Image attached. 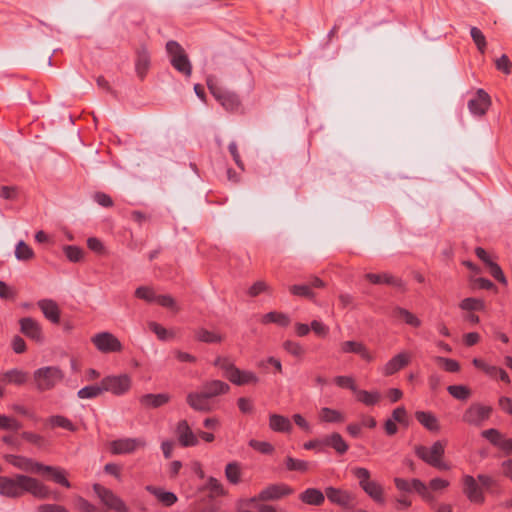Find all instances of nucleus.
Wrapping results in <instances>:
<instances>
[{
  "instance_id": "1",
  "label": "nucleus",
  "mask_w": 512,
  "mask_h": 512,
  "mask_svg": "<svg viewBox=\"0 0 512 512\" xmlns=\"http://www.w3.org/2000/svg\"><path fill=\"white\" fill-rule=\"evenodd\" d=\"M26 493L39 499H47L50 497L51 491L48 486L30 476L23 474H16L13 477L0 476L1 496L20 498Z\"/></svg>"
},
{
  "instance_id": "2",
  "label": "nucleus",
  "mask_w": 512,
  "mask_h": 512,
  "mask_svg": "<svg viewBox=\"0 0 512 512\" xmlns=\"http://www.w3.org/2000/svg\"><path fill=\"white\" fill-rule=\"evenodd\" d=\"M446 442L438 440L430 447L416 445L414 447L415 455L424 463L438 470H449L450 465L444 461Z\"/></svg>"
},
{
  "instance_id": "3",
  "label": "nucleus",
  "mask_w": 512,
  "mask_h": 512,
  "mask_svg": "<svg viewBox=\"0 0 512 512\" xmlns=\"http://www.w3.org/2000/svg\"><path fill=\"white\" fill-rule=\"evenodd\" d=\"M353 476L358 480L360 488L377 504L385 503L384 489L376 481L371 480V473L367 468L354 467L351 470Z\"/></svg>"
},
{
  "instance_id": "4",
  "label": "nucleus",
  "mask_w": 512,
  "mask_h": 512,
  "mask_svg": "<svg viewBox=\"0 0 512 512\" xmlns=\"http://www.w3.org/2000/svg\"><path fill=\"white\" fill-rule=\"evenodd\" d=\"M33 379L37 390L44 392L59 384L64 379V372L58 366H45L34 371Z\"/></svg>"
},
{
  "instance_id": "5",
  "label": "nucleus",
  "mask_w": 512,
  "mask_h": 512,
  "mask_svg": "<svg viewBox=\"0 0 512 512\" xmlns=\"http://www.w3.org/2000/svg\"><path fill=\"white\" fill-rule=\"evenodd\" d=\"M166 50L170 56L171 65L178 72L185 76H190L192 73V66L182 46L176 41H168L166 44Z\"/></svg>"
},
{
  "instance_id": "6",
  "label": "nucleus",
  "mask_w": 512,
  "mask_h": 512,
  "mask_svg": "<svg viewBox=\"0 0 512 512\" xmlns=\"http://www.w3.org/2000/svg\"><path fill=\"white\" fill-rule=\"evenodd\" d=\"M207 85L210 90V93L215 97V99L221 104V106L225 110L230 112L238 111L241 102L237 94L219 87L218 85L214 84L210 79L207 81Z\"/></svg>"
},
{
  "instance_id": "7",
  "label": "nucleus",
  "mask_w": 512,
  "mask_h": 512,
  "mask_svg": "<svg viewBox=\"0 0 512 512\" xmlns=\"http://www.w3.org/2000/svg\"><path fill=\"white\" fill-rule=\"evenodd\" d=\"M103 392L121 396L126 394L132 386V379L128 374L110 375L101 380Z\"/></svg>"
},
{
  "instance_id": "8",
  "label": "nucleus",
  "mask_w": 512,
  "mask_h": 512,
  "mask_svg": "<svg viewBox=\"0 0 512 512\" xmlns=\"http://www.w3.org/2000/svg\"><path fill=\"white\" fill-rule=\"evenodd\" d=\"M93 491L107 509L115 512H129L125 502L112 490L102 486L101 484L95 483L93 485Z\"/></svg>"
},
{
  "instance_id": "9",
  "label": "nucleus",
  "mask_w": 512,
  "mask_h": 512,
  "mask_svg": "<svg viewBox=\"0 0 512 512\" xmlns=\"http://www.w3.org/2000/svg\"><path fill=\"white\" fill-rule=\"evenodd\" d=\"M492 408L480 403L471 404L463 413L462 421L469 425L480 427L491 416Z\"/></svg>"
},
{
  "instance_id": "10",
  "label": "nucleus",
  "mask_w": 512,
  "mask_h": 512,
  "mask_svg": "<svg viewBox=\"0 0 512 512\" xmlns=\"http://www.w3.org/2000/svg\"><path fill=\"white\" fill-rule=\"evenodd\" d=\"M91 342L101 353L121 352L123 346L119 339L110 332H100L91 338Z\"/></svg>"
},
{
  "instance_id": "11",
  "label": "nucleus",
  "mask_w": 512,
  "mask_h": 512,
  "mask_svg": "<svg viewBox=\"0 0 512 512\" xmlns=\"http://www.w3.org/2000/svg\"><path fill=\"white\" fill-rule=\"evenodd\" d=\"M293 493L294 489L285 483L271 484L262 489L257 496L251 499V501H276Z\"/></svg>"
},
{
  "instance_id": "12",
  "label": "nucleus",
  "mask_w": 512,
  "mask_h": 512,
  "mask_svg": "<svg viewBox=\"0 0 512 512\" xmlns=\"http://www.w3.org/2000/svg\"><path fill=\"white\" fill-rule=\"evenodd\" d=\"M325 496L332 504L346 509L353 508V503L356 498L353 493L332 486L325 489Z\"/></svg>"
},
{
  "instance_id": "13",
  "label": "nucleus",
  "mask_w": 512,
  "mask_h": 512,
  "mask_svg": "<svg viewBox=\"0 0 512 512\" xmlns=\"http://www.w3.org/2000/svg\"><path fill=\"white\" fill-rule=\"evenodd\" d=\"M145 445L146 442L142 438H121L110 443V450L115 455L130 454Z\"/></svg>"
},
{
  "instance_id": "14",
  "label": "nucleus",
  "mask_w": 512,
  "mask_h": 512,
  "mask_svg": "<svg viewBox=\"0 0 512 512\" xmlns=\"http://www.w3.org/2000/svg\"><path fill=\"white\" fill-rule=\"evenodd\" d=\"M463 493L468 500L474 504H483L485 496L482 487L471 475H464L462 478Z\"/></svg>"
},
{
  "instance_id": "15",
  "label": "nucleus",
  "mask_w": 512,
  "mask_h": 512,
  "mask_svg": "<svg viewBox=\"0 0 512 512\" xmlns=\"http://www.w3.org/2000/svg\"><path fill=\"white\" fill-rule=\"evenodd\" d=\"M5 460L17 469L24 472L39 474L41 473L42 463L20 455L8 454L5 456Z\"/></svg>"
},
{
  "instance_id": "16",
  "label": "nucleus",
  "mask_w": 512,
  "mask_h": 512,
  "mask_svg": "<svg viewBox=\"0 0 512 512\" xmlns=\"http://www.w3.org/2000/svg\"><path fill=\"white\" fill-rule=\"evenodd\" d=\"M491 105L489 94L483 89H478L473 98L468 101V109L474 116H483Z\"/></svg>"
},
{
  "instance_id": "17",
  "label": "nucleus",
  "mask_w": 512,
  "mask_h": 512,
  "mask_svg": "<svg viewBox=\"0 0 512 512\" xmlns=\"http://www.w3.org/2000/svg\"><path fill=\"white\" fill-rule=\"evenodd\" d=\"M20 331L31 340L42 343L44 340L42 328L38 321L31 317H25L20 319Z\"/></svg>"
},
{
  "instance_id": "18",
  "label": "nucleus",
  "mask_w": 512,
  "mask_h": 512,
  "mask_svg": "<svg viewBox=\"0 0 512 512\" xmlns=\"http://www.w3.org/2000/svg\"><path fill=\"white\" fill-rule=\"evenodd\" d=\"M178 442L182 447L196 446L199 441L186 420H180L176 426Z\"/></svg>"
},
{
  "instance_id": "19",
  "label": "nucleus",
  "mask_w": 512,
  "mask_h": 512,
  "mask_svg": "<svg viewBox=\"0 0 512 512\" xmlns=\"http://www.w3.org/2000/svg\"><path fill=\"white\" fill-rule=\"evenodd\" d=\"M209 398L202 392H190L187 394L186 401L188 405L195 411L209 412L212 406Z\"/></svg>"
},
{
  "instance_id": "20",
  "label": "nucleus",
  "mask_w": 512,
  "mask_h": 512,
  "mask_svg": "<svg viewBox=\"0 0 512 512\" xmlns=\"http://www.w3.org/2000/svg\"><path fill=\"white\" fill-rule=\"evenodd\" d=\"M201 391L209 399H211L220 395L227 394L230 391V386L221 380H209L202 384Z\"/></svg>"
},
{
  "instance_id": "21",
  "label": "nucleus",
  "mask_w": 512,
  "mask_h": 512,
  "mask_svg": "<svg viewBox=\"0 0 512 512\" xmlns=\"http://www.w3.org/2000/svg\"><path fill=\"white\" fill-rule=\"evenodd\" d=\"M37 305L46 319L54 324H58L60 322V309L54 300L42 299L37 302Z\"/></svg>"
},
{
  "instance_id": "22",
  "label": "nucleus",
  "mask_w": 512,
  "mask_h": 512,
  "mask_svg": "<svg viewBox=\"0 0 512 512\" xmlns=\"http://www.w3.org/2000/svg\"><path fill=\"white\" fill-rule=\"evenodd\" d=\"M46 474H48L55 483L66 488L71 487V483L67 479V472L63 468L43 464L39 475Z\"/></svg>"
},
{
  "instance_id": "23",
  "label": "nucleus",
  "mask_w": 512,
  "mask_h": 512,
  "mask_svg": "<svg viewBox=\"0 0 512 512\" xmlns=\"http://www.w3.org/2000/svg\"><path fill=\"white\" fill-rule=\"evenodd\" d=\"M410 362V357L407 353L401 352L392 357L383 367V374L391 376L407 366Z\"/></svg>"
},
{
  "instance_id": "24",
  "label": "nucleus",
  "mask_w": 512,
  "mask_h": 512,
  "mask_svg": "<svg viewBox=\"0 0 512 512\" xmlns=\"http://www.w3.org/2000/svg\"><path fill=\"white\" fill-rule=\"evenodd\" d=\"M341 350L343 353H355L358 354L363 360L372 362L374 360L373 355L367 349V347L357 341H345L341 344Z\"/></svg>"
},
{
  "instance_id": "25",
  "label": "nucleus",
  "mask_w": 512,
  "mask_h": 512,
  "mask_svg": "<svg viewBox=\"0 0 512 512\" xmlns=\"http://www.w3.org/2000/svg\"><path fill=\"white\" fill-rule=\"evenodd\" d=\"M365 278L371 282L372 284H387L399 289H404L405 284L401 278L394 277L391 274L383 273V274H375V273H367L365 274Z\"/></svg>"
},
{
  "instance_id": "26",
  "label": "nucleus",
  "mask_w": 512,
  "mask_h": 512,
  "mask_svg": "<svg viewBox=\"0 0 512 512\" xmlns=\"http://www.w3.org/2000/svg\"><path fill=\"white\" fill-rule=\"evenodd\" d=\"M170 395L168 393L159 394H144L140 397L139 402L145 408H159L170 401Z\"/></svg>"
},
{
  "instance_id": "27",
  "label": "nucleus",
  "mask_w": 512,
  "mask_h": 512,
  "mask_svg": "<svg viewBox=\"0 0 512 512\" xmlns=\"http://www.w3.org/2000/svg\"><path fill=\"white\" fill-rule=\"evenodd\" d=\"M269 428L274 432L290 433L293 425L288 417L273 413L269 415Z\"/></svg>"
},
{
  "instance_id": "28",
  "label": "nucleus",
  "mask_w": 512,
  "mask_h": 512,
  "mask_svg": "<svg viewBox=\"0 0 512 512\" xmlns=\"http://www.w3.org/2000/svg\"><path fill=\"white\" fill-rule=\"evenodd\" d=\"M145 489L146 491L154 495L158 499V501L161 502L165 507H171L178 501V497L176 496L175 493L165 491L160 487L147 485Z\"/></svg>"
},
{
  "instance_id": "29",
  "label": "nucleus",
  "mask_w": 512,
  "mask_h": 512,
  "mask_svg": "<svg viewBox=\"0 0 512 512\" xmlns=\"http://www.w3.org/2000/svg\"><path fill=\"white\" fill-rule=\"evenodd\" d=\"M150 68V54L146 48L142 47L137 50V56L135 61V71L137 76L143 80L148 73Z\"/></svg>"
},
{
  "instance_id": "30",
  "label": "nucleus",
  "mask_w": 512,
  "mask_h": 512,
  "mask_svg": "<svg viewBox=\"0 0 512 512\" xmlns=\"http://www.w3.org/2000/svg\"><path fill=\"white\" fill-rule=\"evenodd\" d=\"M230 382L243 386L247 384H257L259 382V377L252 371L249 370H234V374L230 375Z\"/></svg>"
},
{
  "instance_id": "31",
  "label": "nucleus",
  "mask_w": 512,
  "mask_h": 512,
  "mask_svg": "<svg viewBox=\"0 0 512 512\" xmlns=\"http://www.w3.org/2000/svg\"><path fill=\"white\" fill-rule=\"evenodd\" d=\"M299 499L305 504L320 506L325 501V494L317 488H307L300 493Z\"/></svg>"
},
{
  "instance_id": "32",
  "label": "nucleus",
  "mask_w": 512,
  "mask_h": 512,
  "mask_svg": "<svg viewBox=\"0 0 512 512\" xmlns=\"http://www.w3.org/2000/svg\"><path fill=\"white\" fill-rule=\"evenodd\" d=\"M322 445L333 448L340 455L345 454L349 448L346 441L337 432H334L322 439Z\"/></svg>"
},
{
  "instance_id": "33",
  "label": "nucleus",
  "mask_w": 512,
  "mask_h": 512,
  "mask_svg": "<svg viewBox=\"0 0 512 512\" xmlns=\"http://www.w3.org/2000/svg\"><path fill=\"white\" fill-rule=\"evenodd\" d=\"M218 510V503L212 496H206L192 503L189 512H218Z\"/></svg>"
},
{
  "instance_id": "34",
  "label": "nucleus",
  "mask_w": 512,
  "mask_h": 512,
  "mask_svg": "<svg viewBox=\"0 0 512 512\" xmlns=\"http://www.w3.org/2000/svg\"><path fill=\"white\" fill-rule=\"evenodd\" d=\"M415 418L422 426L431 432H438L440 429L438 419L431 412L417 411Z\"/></svg>"
},
{
  "instance_id": "35",
  "label": "nucleus",
  "mask_w": 512,
  "mask_h": 512,
  "mask_svg": "<svg viewBox=\"0 0 512 512\" xmlns=\"http://www.w3.org/2000/svg\"><path fill=\"white\" fill-rule=\"evenodd\" d=\"M27 380L28 373L19 369H11L0 375V381L18 386L25 384Z\"/></svg>"
},
{
  "instance_id": "36",
  "label": "nucleus",
  "mask_w": 512,
  "mask_h": 512,
  "mask_svg": "<svg viewBox=\"0 0 512 512\" xmlns=\"http://www.w3.org/2000/svg\"><path fill=\"white\" fill-rule=\"evenodd\" d=\"M261 322L263 324L274 323L280 327H287L291 323V319L285 313L271 311V312L263 315Z\"/></svg>"
},
{
  "instance_id": "37",
  "label": "nucleus",
  "mask_w": 512,
  "mask_h": 512,
  "mask_svg": "<svg viewBox=\"0 0 512 512\" xmlns=\"http://www.w3.org/2000/svg\"><path fill=\"white\" fill-rule=\"evenodd\" d=\"M354 394L357 400L366 406L376 405L381 399V394L378 391H367L357 388Z\"/></svg>"
},
{
  "instance_id": "38",
  "label": "nucleus",
  "mask_w": 512,
  "mask_h": 512,
  "mask_svg": "<svg viewBox=\"0 0 512 512\" xmlns=\"http://www.w3.org/2000/svg\"><path fill=\"white\" fill-rule=\"evenodd\" d=\"M319 420L326 423H342L345 421V416L338 410L323 407L319 411Z\"/></svg>"
},
{
  "instance_id": "39",
  "label": "nucleus",
  "mask_w": 512,
  "mask_h": 512,
  "mask_svg": "<svg viewBox=\"0 0 512 512\" xmlns=\"http://www.w3.org/2000/svg\"><path fill=\"white\" fill-rule=\"evenodd\" d=\"M393 315L412 327H419L421 325L419 318L405 308L396 307L393 310Z\"/></svg>"
},
{
  "instance_id": "40",
  "label": "nucleus",
  "mask_w": 512,
  "mask_h": 512,
  "mask_svg": "<svg viewBox=\"0 0 512 512\" xmlns=\"http://www.w3.org/2000/svg\"><path fill=\"white\" fill-rule=\"evenodd\" d=\"M195 338L204 343L212 344V343H220L222 341V336L214 331H209L205 328H199L195 330Z\"/></svg>"
},
{
  "instance_id": "41",
  "label": "nucleus",
  "mask_w": 512,
  "mask_h": 512,
  "mask_svg": "<svg viewBox=\"0 0 512 512\" xmlns=\"http://www.w3.org/2000/svg\"><path fill=\"white\" fill-rule=\"evenodd\" d=\"M225 476L229 483L236 485L241 481V468L238 462H230L225 467Z\"/></svg>"
},
{
  "instance_id": "42",
  "label": "nucleus",
  "mask_w": 512,
  "mask_h": 512,
  "mask_svg": "<svg viewBox=\"0 0 512 512\" xmlns=\"http://www.w3.org/2000/svg\"><path fill=\"white\" fill-rule=\"evenodd\" d=\"M200 490H209L208 496H212L213 499L215 496H223L226 493L221 482L212 476L207 479L206 484Z\"/></svg>"
},
{
  "instance_id": "43",
  "label": "nucleus",
  "mask_w": 512,
  "mask_h": 512,
  "mask_svg": "<svg viewBox=\"0 0 512 512\" xmlns=\"http://www.w3.org/2000/svg\"><path fill=\"white\" fill-rule=\"evenodd\" d=\"M47 421L52 428L60 427L71 432L76 431V426L68 418L62 415L51 416Z\"/></svg>"
},
{
  "instance_id": "44",
  "label": "nucleus",
  "mask_w": 512,
  "mask_h": 512,
  "mask_svg": "<svg viewBox=\"0 0 512 512\" xmlns=\"http://www.w3.org/2000/svg\"><path fill=\"white\" fill-rule=\"evenodd\" d=\"M459 307L466 311H483L485 302L479 298L468 297L460 302Z\"/></svg>"
},
{
  "instance_id": "45",
  "label": "nucleus",
  "mask_w": 512,
  "mask_h": 512,
  "mask_svg": "<svg viewBox=\"0 0 512 512\" xmlns=\"http://www.w3.org/2000/svg\"><path fill=\"white\" fill-rule=\"evenodd\" d=\"M103 392L102 384L100 385H89L81 388L77 392V396L80 399H93L100 396Z\"/></svg>"
},
{
  "instance_id": "46",
  "label": "nucleus",
  "mask_w": 512,
  "mask_h": 512,
  "mask_svg": "<svg viewBox=\"0 0 512 512\" xmlns=\"http://www.w3.org/2000/svg\"><path fill=\"white\" fill-rule=\"evenodd\" d=\"M15 257L20 261H27L34 257V252L29 245L21 240L16 245Z\"/></svg>"
},
{
  "instance_id": "47",
  "label": "nucleus",
  "mask_w": 512,
  "mask_h": 512,
  "mask_svg": "<svg viewBox=\"0 0 512 512\" xmlns=\"http://www.w3.org/2000/svg\"><path fill=\"white\" fill-rule=\"evenodd\" d=\"M214 366L219 367L224 371V376L230 381V375L234 374V370L238 368L226 357H217L214 361Z\"/></svg>"
},
{
  "instance_id": "48",
  "label": "nucleus",
  "mask_w": 512,
  "mask_h": 512,
  "mask_svg": "<svg viewBox=\"0 0 512 512\" xmlns=\"http://www.w3.org/2000/svg\"><path fill=\"white\" fill-rule=\"evenodd\" d=\"M285 465L289 471L306 472L309 469V462L305 460L295 459L293 457H286Z\"/></svg>"
},
{
  "instance_id": "49",
  "label": "nucleus",
  "mask_w": 512,
  "mask_h": 512,
  "mask_svg": "<svg viewBox=\"0 0 512 512\" xmlns=\"http://www.w3.org/2000/svg\"><path fill=\"white\" fill-rule=\"evenodd\" d=\"M447 391L452 397L462 401L467 400L471 395L470 389L464 385H450Z\"/></svg>"
},
{
  "instance_id": "50",
  "label": "nucleus",
  "mask_w": 512,
  "mask_h": 512,
  "mask_svg": "<svg viewBox=\"0 0 512 512\" xmlns=\"http://www.w3.org/2000/svg\"><path fill=\"white\" fill-rule=\"evenodd\" d=\"M481 436L488 440L492 445L500 449L504 435L495 428H490L481 432Z\"/></svg>"
},
{
  "instance_id": "51",
  "label": "nucleus",
  "mask_w": 512,
  "mask_h": 512,
  "mask_svg": "<svg viewBox=\"0 0 512 512\" xmlns=\"http://www.w3.org/2000/svg\"><path fill=\"white\" fill-rule=\"evenodd\" d=\"M63 252L70 262L77 263L83 259L84 251L78 246L66 245L63 247Z\"/></svg>"
},
{
  "instance_id": "52",
  "label": "nucleus",
  "mask_w": 512,
  "mask_h": 512,
  "mask_svg": "<svg viewBox=\"0 0 512 512\" xmlns=\"http://www.w3.org/2000/svg\"><path fill=\"white\" fill-rule=\"evenodd\" d=\"M22 427V424L15 418L8 417L6 415H0V429L18 431Z\"/></svg>"
},
{
  "instance_id": "53",
  "label": "nucleus",
  "mask_w": 512,
  "mask_h": 512,
  "mask_svg": "<svg viewBox=\"0 0 512 512\" xmlns=\"http://www.w3.org/2000/svg\"><path fill=\"white\" fill-rule=\"evenodd\" d=\"M249 446L254 450L260 452L261 454H271L274 451V447L271 443L267 441H259L255 439H251L249 441Z\"/></svg>"
},
{
  "instance_id": "54",
  "label": "nucleus",
  "mask_w": 512,
  "mask_h": 512,
  "mask_svg": "<svg viewBox=\"0 0 512 512\" xmlns=\"http://www.w3.org/2000/svg\"><path fill=\"white\" fill-rule=\"evenodd\" d=\"M135 296L149 303L156 301V294L154 290L148 286L138 287L135 291Z\"/></svg>"
},
{
  "instance_id": "55",
  "label": "nucleus",
  "mask_w": 512,
  "mask_h": 512,
  "mask_svg": "<svg viewBox=\"0 0 512 512\" xmlns=\"http://www.w3.org/2000/svg\"><path fill=\"white\" fill-rule=\"evenodd\" d=\"M289 291L291 294H293L295 296L306 297V298L314 297V293L310 289V286L307 284L292 285L289 288Z\"/></svg>"
},
{
  "instance_id": "56",
  "label": "nucleus",
  "mask_w": 512,
  "mask_h": 512,
  "mask_svg": "<svg viewBox=\"0 0 512 512\" xmlns=\"http://www.w3.org/2000/svg\"><path fill=\"white\" fill-rule=\"evenodd\" d=\"M283 348L290 353L291 355L295 357H301L303 356L305 350L303 346L298 343L291 340H287L283 343Z\"/></svg>"
},
{
  "instance_id": "57",
  "label": "nucleus",
  "mask_w": 512,
  "mask_h": 512,
  "mask_svg": "<svg viewBox=\"0 0 512 512\" xmlns=\"http://www.w3.org/2000/svg\"><path fill=\"white\" fill-rule=\"evenodd\" d=\"M436 362L441 364L447 372L455 373L460 370L459 363L454 359L438 356Z\"/></svg>"
},
{
  "instance_id": "58",
  "label": "nucleus",
  "mask_w": 512,
  "mask_h": 512,
  "mask_svg": "<svg viewBox=\"0 0 512 512\" xmlns=\"http://www.w3.org/2000/svg\"><path fill=\"white\" fill-rule=\"evenodd\" d=\"M487 267L489 269L491 276L494 279H496L497 281H499L500 283H502L504 285L507 284V279H506L501 267L497 263H495L494 261L489 262Z\"/></svg>"
},
{
  "instance_id": "59",
  "label": "nucleus",
  "mask_w": 512,
  "mask_h": 512,
  "mask_svg": "<svg viewBox=\"0 0 512 512\" xmlns=\"http://www.w3.org/2000/svg\"><path fill=\"white\" fill-rule=\"evenodd\" d=\"M334 382L337 386L350 389L353 393L357 390L355 381L351 376H336Z\"/></svg>"
},
{
  "instance_id": "60",
  "label": "nucleus",
  "mask_w": 512,
  "mask_h": 512,
  "mask_svg": "<svg viewBox=\"0 0 512 512\" xmlns=\"http://www.w3.org/2000/svg\"><path fill=\"white\" fill-rule=\"evenodd\" d=\"M21 437L27 442L32 443L38 447H42L45 443V439L43 436L33 432L25 431L21 434Z\"/></svg>"
},
{
  "instance_id": "61",
  "label": "nucleus",
  "mask_w": 512,
  "mask_h": 512,
  "mask_svg": "<svg viewBox=\"0 0 512 512\" xmlns=\"http://www.w3.org/2000/svg\"><path fill=\"white\" fill-rule=\"evenodd\" d=\"M391 419L405 426L408 425L407 412L403 406L397 407L393 410Z\"/></svg>"
},
{
  "instance_id": "62",
  "label": "nucleus",
  "mask_w": 512,
  "mask_h": 512,
  "mask_svg": "<svg viewBox=\"0 0 512 512\" xmlns=\"http://www.w3.org/2000/svg\"><path fill=\"white\" fill-rule=\"evenodd\" d=\"M76 506L81 512H100L98 507L80 496L76 499Z\"/></svg>"
},
{
  "instance_id": "63",
  "label": "nucleus",
  "mask_w": 512,
  "mask_h": 512,
  "mask_svg": "<svg viewBox=\"0 0 512 512\" xmlns=\"http://www.w3.org/2000/svg\"><path fill=\"white\" fill-rule=\"evenodd\" d=\"M18 196V188L16 186H1L0 197L5 200H14Z\"/></svg>"
},
{
  "instance_id": "64",
  "label": "nucleus",
  "mask_w": 512,
  "mask_h": 512,
  "mask_svg": "<svg viewBox=\"0 0 512 512\" xmlns=\"http://www.w3.org/2000/svg\"><path fill=\"white\" fill-rule=\"evenodd\" d=\"M38 512H69L64 506L57 504H42L37 508Z\"/></svg>"
}]
</instances>
